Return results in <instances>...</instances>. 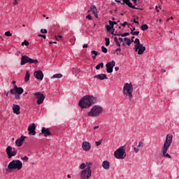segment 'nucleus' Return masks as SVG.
<instances>
[{"mask_svg":"<svg viewBox=\"0 0 179 179\" xmlns=\"http://www.w3.org/2000/svg\"><path fill=\"white\" fill-rule=\"evenodd\" d=\"M97 103V98L92 95H86L79 101V106L81 108H89V107Z\"/></svg>","mask_w":179,"mask_h":179,"instance_id":"1","label":"nucleus"},{"mask_svg":"<svg viewBox=\"0 0 179 179\" xmlns=\"http://www.w3.org/2000/svg\"><path fill=\"white\" fill-rule=\"evenodd\" d=\"M172 142H173V134L166 135V138L165 140V142L162 149L163 157H167L168 159H171V155L167 153V151L169 150V148L171 146Z\"/></svg>","mask_w":179,"mask_h":179,"instance_id":"2","label":"nucleus"},{"mask_svg":"<svg viewBox=\"0 0 179 179\" xmlns=\"http://www.w3.org/2000/svg\"><path fill=\"white\" fill-rule=\"evenodd\" d=\"M123 94L126 99H128L129 101L132 100L134 95L132 93L134 92V85L132 83H126L123 87Z\"/></svg>","mask_w":179,"mask_h":179,"instance_id":"3","label":"nucleus"},{"mask_svg":"<svg viewBox=\"0 0 179 179\" xmlns=\"http://www.w3.org/2000/svg\"><path fill=\"white\" fill-rule=\"evenodd\" d=\"M23 163L19 159H14L10 162L8 165L7 172L10 173L11 170H22Z\"/></svg>","mask_w":179,"mask_h":179,"instance_id":"4","label":"nucleus"},{"mask_svg":"<svg viewBox=\"0 0 179 179\" xmlns=\"http://www.w3.org/2000/svg\"><path fill=\"white\" fill-rule=\"evenodd\" d=\"M103 107L100 105H95L92 107L90 112H88V115L90 117H99L103 113Z\"/></svg>","mask_w":179,"mask_h":179,"instance_id":"5","label":"nucleus"},{"mask_svg":"<svg viewBox=\"0 0 179 179\" xmlns=\"http://www.w3.org/2000/svg\"><path fill=\"white\" fill-rule=\"evenodd\" d=\"M134 44V48L136 49V52H138V55H142V54L146 51V48L141 43L139 38L135 39Z\"/></svg>","mask_w":179,"mask_h":179,"instance_id":"6","label":"nucleus"},{"mask_svg":"<svg viewBox=\"0 0 179 179\" xmlns=\"http://www.w3.org/2000/svg\"><path fill=\"white\" fill-rule=\"evenodd\" d=\"M114 156L115 159H117L118 160L125 159V157H127V152H125V150H124V146L116 150L114 152Z\"/></svg>","mask_w":179,"mask_h":179,"instance_id":"7","label":"nucleus"},{"mask_svg":"<svg viewBox=\"0 0 179 179\" xmlns=\"http://www.w3.org/2000/svg\"><path fill=\"white\" fill-rule=\"evenodd\" d=\"M38 60L33 59L28 56L24 55L21 58V65H26V64H37Z\"/></svg>","mask_w":179,"mask_h":179,"instance_id":"8","label":"nucleus"},{"mask_svg":"<svg viewBox=\"0 0 179 179\" xmlns=\"http://www.w3.org/2000/svg\"><path fill=\"white\" fill-rule=\"evenodd\" d=\"M8 159H12L14 156L17 155V150L13 148L11 146H8L6 149Z\"/></svg>","mask_w":179,"mask_h":179,"instance_id":"9","label":"nucleus"},{"mask_svg":"<svg viewBox=\"0 0 179 179\" xmlns=\"http://www.w3.org/2000/svg\"><path fill=\"white\" fill-rule=\"evenodd\" d=\"M92 177V171H89L88 169H84L81 171L80 173V178L81 179H89Z\"/></svg>","mask_w":179,"mask_h":179,"instance_id":"10","label":"nucleus"},{"mask_svg":"<svg viewBox=\"0 0 179 179\" xmlns=\"http://www.w3.org/2000/svg\"><path fill=\"white\" fill-rule=\"evenodd\" d=\"M34 96L38 99L36 101L37 104H43L45 99V96H44V94H42L41 92H36L34 93Z\"/></svg>","mask_w":179,"mask_h":179,"instance_id":"11","label":"nucleus"},{"mask_svg":"<svg viewBox=\"0 0 179 179\" xmlns=\"http://www.w3.org/2000/svg\"><path fill=\"white\" fill-rule=\"evenodd\" d=\"M24 92V90L22 87H18L17 85H15L14 88L10 90L11 94H22Z\"/></svg>","mask_w":179,"mask_h":179,"instance_id":"12","label":"nucleus"},{"mask_svg":"<svg viewBox=\"0 0 179 179\" xmlns=\"http://www.w3.org/2000/svg\"><path fill=\"white\" fill-rule=\"evenodd\" d=\"M106 72H108V73H113V69L115 66V61L108 62L106 64Z\"/></svg>","mask_w":179,"mask_h":179,"instance_id":"13","label":"nucleus"},{"mask_svg":"<svg viewBox=\"0 0 179 179\" xmlns=\"http://www.w3.org/2000/svg\"><path fill=\"white\" fill-rule=\"evenodd\" d=\"M34 76L36 79H38V80H43V79H44V73H43V71L41 70L34 72Z\"/></svg>","mask_w":179,"mask_h":179,"instance_id":"14","label":"nucleus"},{"mask_svg":"<svg viewBox=\"0 0 179 179\" xmlns=\"http://www.w3.org/2000/svg\"><path fill=\"white\" fill-rule=\"evenodd\" d=\"M29 134L34 136L36 135V124L32 123L28 127Z\"/></svg>","mask_w":179,"mask_h":179,"instance_id":"15","label":"nucleus"},{"mask_svg":"<svg viewBox=\"0 0 179 179\" xmlns=\"http://www.w3.org/2000/svg\"><path fill=\"white\" fill-rule=\"evenodd\" d=\"M24 139H26V136H22L19 138H17L15 141L16 146H17L18 148H20V146L23 145V143L24 142Z\"/></svg>","mask_w":179,"mask_h":179,"instance_id":"16","label":"nucleus"},{"mask_svg":"<svg viewBox=\"0 0 179 179\" xmlns=\"http://www.w3.org/2000/svg\"><path fill=\"white\" fill-rule=\"evenodd\" d=\"M82 148L85 152H89L92 148V145L87 141H84L82 144Z\"/></svg>","mask_w":179,"mask_h":179,"instance_id":"17","label":"nucleus"},{"mask_svg":"<svg viewBox=\"0 0 179 179\" xmlns=\"http://www.w3.org/2000/svg\"><path fill=\"white\" fill-rule=\"evenodd\" d=\"M121 5H127L131 9H138L135 6L132 5V2L130 0H123V3H121Z\"/></svg>","mask_w":179,"mask_h":179,"instance_id":"18","label":"nucleus"},{"mask_svg":"<svg viewBox=\"0 0 179 179\" xmlns=\"http://www.w3.org/2000/svg\"><path fill=\"white\" fill-rule=\"evenodd\" d=\"M42 134H43L44 136L47 138L48 136H51L52 134L51 131H50V129H47L45 127H42L41 129Z\"/></svg>","mask_w":179,"mask_h":179,"instance_id":"19","label":"nucleus"},{"mask_svg":"<svg viewBox=\"0 0 179 179\" xmlns=\"http://www.w3.org/2000/svg\"><path fill=\"white\" fill-rule=\"evenodd\" d=\"M13 112L14 113V114L19 115V114H20V106L13 104Z\"/></svg>","mask_w":179,"mask_h":179,"instance_id":"20","label":"nucleus"},{"mask_svg":"<svg viewBox=\"0 0 179 179\" xmlns=\"http://www.w3.org/2000/svg\"><path fill=\"white\" fill-rule=\"evenodd\" d=\"M94 78H95L96 79H99V80H104V79H108V78H107V75H106L105 73L98 74L94 76Z\"/></svg>","mask_w":179,"mask_h":179,"instance_id":"21","label":"nucleus"},{"mask_svg":"<svg viewBox=\"0 0 179 179\" xmlns=\"http://www.w3.org/2000/svg\"><path fill=\"white\" fill-rule=\"evenodd\" d=\"M101 166L104 170H110V162L105 160L102 162Z\"/></svg>","mask_w":179,"mask_h":179,"instance_id":"22","label":"nucleus"},{"mask_svg":"<svg viewBox=\"0 0 179 179\" xmlns=\"http://www.w3.org/2000/svg\"><path fill=\"white\" fill-rule=\"evenodd\" d=\"M91 12H92L95 16V17H99L97 15V8H96V6H91V9H90Z\"/></svg>","mask_w":179,"mask_h":179,"instance_id":"23","label":"nucleus"},{"mask_svg":"<svg viewBox=\"0 0 179 179\" xmlns=\"http://www.w3.org/2000/svg\"><path fill=\"white\" fill-rule=\"evenodd\" d=\"M86 170L92 171V167H93V162H86Z\"/></svg>","mask_w":179,"mask_h":179,"instance_id":"24","label":"nucleus"},{"mask_svg":"<svg viewBox=\"0 0 179 179\" xmlns=\"http://www.w3.org/2000/svg\"><path fill=\"white\" fill-rule=\"evenodd\" d=\"M29 80H30V71H27L24 77V82H29Z\"/></svg>","mask_w":179,"mask_h":179,"instance_id":"25","label":"nucleus"},{"mask_svg":"<svg viewBox=\"0 0 179 179\" xmlns=\"http://www.w3.org/2000/svg\"><path fill=\"white\" fill-rule=\"evenodd\" d=\"M61 78H62V74L61 73H56L55 75H53L52 77H51V79H61Z\"/></svg>","mask_w":179,"mask_h":179,"instance_id":"26","label":"nucleus"},{"mask_svg":"<svg viewBox=\"0 0 179 179\" xmlns=\"http://www.w3.org/2000/svg\"><path fill=\"white\" fill-rule=\"evenodd\" d=\"M124 43H126V45H131L132 41H131L130 38H124Z\"/></svg>","mask_w":179,"mask_h":179,"instance_id":"27","label":"nucleus"},{"mask_svg":"<svg viewBox=\"0 0 179 179\" xmlns=\"http://www.w3.org/2000/svg\"><path fill=\"white\" fill-rule=\"evenodd\" d=\"M91 54H92V55H94V56H92L93 59H95L96 57H97L99 55V54H100V53L96 50H92L91 52Z\"/></svg>","mask_w":179,"mask_h":179,"instance_id":"28","label":"nucleus"},{"mask_svg":"<svg viewBox=\"0 0 179 179\" xmlns=\"http://www.w3.org/2000/svg\"><path fill=\"white\" fill-rule=\"evenodd\" d=\"M95 68H96V69H97V71H99V69H100V68H104V63L101 62L100 64L96 65Z\"/></svg>","mask_w":179,"mask_h":179,"instance_id":"29","label":"nucleus"},{"mask_svg":"<svg viewBox=\"0 0 179 179\" xmlns=\"http://www.w3.org/2000/svg\"><path fill=\"white\" fill-rule=\"evenodd\" d=\"M141 30H143V31H145V30H148V29H149V27L148 26V24H145L141 25Z\"/></svg>","mask_w":179,"mask_h":179,"instance_id":"30","label":"nucleus"},{"mask_svg":"<svg viewBox=\"0 0 179 179\" xmlns=\"http://www.w3.org/2000/svg\"><path fill=\"white\" fill-rule=\"evenodd\" d=\"M137 148H138V149L139 148H145V143L142 141H139Z\"/></svg>","mask_w":179,"mask_h":179,"instance_id":"31","label":"nucleus"},{"mask_svg":"<svg viewBox=\"0 0 179 179\" xmlns=\"http://www.w3.org/2000/svg\"><path fill=\"white\" fill-rule=\"evenodd\" d=\"M130 34H131L132 36H138L139 31H134V30H131V31L130 32Z\"/></svg>","mask_w":179,"mask_h":179,"instance_id":"32","label":"nucleus"},{"mask_svg":"<svg viewBox=\"0 0 179 179\" xmlns=\"http://www.w3.org/2000/svg\"><path fill=\"white\" fill-rule=\"evenodd\" d=\"M79 168L80 169V170H85V169H86V164L82 163L80 165Z\"/></svg>","mask_w":179,"mask_h":179,"instance_id":"33","label":"nucleus"},{"mask_svg":"<svg viewBox=\"0 0 179 179\" xmlns=\"http://www.w3.org/2000/svg\"><path fill=\"white\" fill-rule=\"evenodd\" d=\"M109 24L113 27V29L114 28V24H117V22H114V21H111L109 20Z\"/></svg>","mask_w":179,"mask_h":179,"instance_id":"34","label":"nucleus"},{"mask_svg":"<svg viewBox=\"0 0 179 179\" xmlns=\"http://www.w3.org/2000/svg\"><path fill=\"white\" fill-rule=\"evenodd\" d=\"M21 45H26V47H29V45H30V43H29V41H24V42H22V43H21Z\"/></svg>","mask_w":179,"mask_h":179,"instance_id":"35","label":"nucleus"},{"mask_svg":"<svg viewBox=\"0 0 179 179\" xmlns=\"http://www.w3.org/2000/svg\"><path fill=\"white\" fill-rule=\"evenodd\" d=\"M101 143H103V139H101L99 141L95 142L96 146H100Z\"/></svg>","mask_w":179,"mask_h":179,"instance_id":"36","label":"nucleus"},{"mask_svg":"<svg viewBox=\"0 0 179 179\" xmlns=\"http://www.w3.org/2000/svg\"><path fill=\"white\" fill-rule=\"evenodd\" d=\"M105 41L106 47H108V45H110V39L108 38H106Z\"/></svg>","mask_w":179,"mask_h":179,"instance_id":"37","label":"nucleus"},{"mask_svg":"<svg viewBox=\"0 0 179 179\" xmlns=\"http://www.w3.org/2000/svg\"><path fill=\"white\" fill-rule=\"evenodd\" d=\"M4 35L6 36V37H12V34H10V31H6Z\"/></svg>","mask_w":179,"mask_h":179,"instance_id":"38","label":"nucleus"},{"mask_svg":"<svg viewBox=\"0 0 179 179\" xmlns=\"http://www.w3.org/2000/svg\"><path fill=\"white\" fill-rule=\"evenodd\" d=\"M101 51H102V52H104V54H107L108 50L106 47L101 46Z\"/></svg>","mask_w":179,"mask_h":179,"instance_id":"39","label":"nucleus"},{"mask_svg":"<svg viewBox=\"0 0 179 179\" xmlns=\"http://www.w3.org/2000/svg\"><path fill=\"white\" fill-rule=\"evenodd\" d=\"M21 160H23L24 162H29V157L27 156H24L21 158Z\"/></svg>","mask_w":179,"mask_h":179,"instance_id":"40","label":"nucleus"},{"mask_svg":"<svg viewBox=\"0 0 179 179\" xmlns=\"http://www.w3.org/2000/svg\"><path fill=\"white\" fill-rule=\"evenodd\" d=\"M47 29H41V33H42L43 34H47Z\"/></svg>","mask_w":179,"mask_h":179,"instance_id":"41","label":"nucleus"},{"mask_svg":"<svg viewBox=\"0 0 179 179\" xmlns=\"http://www.w3.org/2000/svg\"><path fill=\"white\" fill-rule=\"evenodd\" d=\"M115 52H116L117 55H119L118 52H121V47H119L118 48H117L115 50Z\"/></svg>","mask_w":179,"mask_h":179,"instance_id":"42","label":"nucleus"},{"mask_svg":"<svg viewBox=\"0 0 179 179\" xmlns=\"http://www.w3.org/2000/svg\"><path fill=\"white\" fill-rule=\"evenodd\" d=\"M134 151L135 153H138L139 152V148L134 147Z\"/></svg>","mask_w":179,"mask_h":179,"instance_id":"43","label":"nucleus"},{"mask_svg":"<svg viewBox=\"0 0 179 179\" xmlns=\"http://www.w3.org/2000/svg\"><path fill=\"white\" fill-rule=\"evenodd\" d=\"M112 28H113L112 26L106 25V30H107L108 31H110V30H111Z\"/></svg>","mask_w":179,"mask_h":179,"instance_id":"44","label":"nucleus"},{"mask_svg":"<svg viewBox=\"0 0 179 179\" xmlns=\"http://www.w3.org/2000/svg\"><path fill=\"white\" fill-rule=\"evenodd\" d=\"M15 99H17V100H19V99H20V94H14Z\"/></svg>","mask_w":179,"mask_h":179,"instance_id":"45","label":"nucleus"},{"mask_svg":"<svg viewBox=\"0 0 179 179\" xmlns=\"http://www.w3.org/2000/svg\"><path fill=\"white\" fill-rule=\"evenodd\" d=\"M133 1L134 5L137 6L139 5V2H138V1H141V0H131Z\"/></svg>","mask_w":179,"mask_h":179,"instance_id":"46","label":"nucleus"},{"mask_svg":"<svg viewBox=\"0 0 179 179\" xmlns=\"http://www.w3.org/2000/svg\"><path fill=\"white\" fill-rule=\"evenodd\" d=\"M86 19H87L88 20H92V17L91 15H88L86 16Z\"/></svg>","mask_w":179,"mask_h":179,"instance_id":"47","label":"nucleus"},{"mask_svg":"<svg viewBox=\"0 0 179 179\" xmlns=\"http://www.w3.org/2000/svg\"><path fill=\"white\" fill-rule=\"evenodd\" d=\"M127 36H129V33L126 32V33L122 34V37H127Z\"/></svg>","mask_w":179,"mask_h":179,"instance_id":"48","label":"nucleus"},{"mask_svg":"<svg viewBox=\"0 0 179 179\" xmlns=\"http://www.w3.org/2000/svg\"><path fill=\"white\" fill-rule=\"evenodd\" d=\"M127 24H128V22L126 21L124 23H121L120 25L122 26L123 27H125V26H127Z\"/></svg>","mask_w":179,"mask_h":179,"instance_id":"49","label":"nucleus"},{"mask_svg":"<svg viewBox=\"0 0 179 179\" xmlns=\"http://www.w3.org/2000/svg\"><path fill=\"white\" fill-rule=\"evenodd\" d=\"M38 37H43V38H44V40H45V38H47V37L45 36V35L38 34Z\"/></svg>","mask_w":179,"mask_h":179,"instance_id":"50","label":"nucleus"},{"mask_svg":"<svg viewBox=\"0 0 179 179\" xmlns=\"http://www.w3.org/2000/svg\"><path fill=\"white\" fill-rule=\"evenodd\" d=\"M59 38H62V36L58 35L57 38H56V40H57V41H58L59 40Z\"/></svg>","mask_w":179,"mask_h":179,"instance_id":"51","label":"nucleus"},{"mask_svg":"<svg viewBox=\"0 0 179 179\" xmlns=\"http://www.w3.org/2000/svg\"><path fill=\"white\" fill-rule=\"evenodd\" d=\"M116 45H117V47H121V43H120V41L115 42Z\"/></svg>","mask_w":179,"mask_h":179,"instance_id":"52","label":"nucleus"},{"mask_svg":"<svg viewBox=\"0 0 179 179\" xmlns=\"http://www.w3.org/2000/svg\"><path fill=\"white\" fill-rule=\"evenodd\" d=\"M119 41H120V43H123L124 39L122 38H119Z\"/></svg>","mask_w":179,"mask_h":179,"instance_id":"53","label":"nucleus"},{"mask_svg":"<svg viewBox=\"0 0 179 179\" xmlns=\"http://www.w3.org/2000/svg\"><path fill=\"white\" fill-rule=\"evenodd\" d=\"M17 0H14L13 5H17Z\"/></svg>","mask_w":179,"mask_h":179,"instance_id":"54","label":"nucleus"},{"mask_svg":"<svg viewBox=\"0 0 179 179\" xmlns=\"http://www.w3.org/2000/svg\"><path fill=\"white\" fill-rule=\"evenodd\" d=\"M114 41H115V43L118 42V38L117 37H115L114 38Z\"/></svg>","mask_w":179,"mask_h":179,"instance_id":"55","label":"nucleus"},{"mask_svg":"<svg viewBox=\"0 0 179 179\" xmlns=\"http://www.w3.org/2000/svg\"><path fill=\"white\" fill-rule=\"evenodd\" d=\"M49 44H57V42L50 41Z\"/></svg>","mask_w":179,"mask_h":179,"instance_id":"56","label":"nucleus"},{"mask_svg":"<svg viewBox=\"0 0 179 179\" xmlns=\"http://www.w3.org/2000/svg\"><path fill=\"white\" fill-rule=\"evenodd\" d=\"M115 71H120V67L117 66V67H115Z\"/></svg>","mask_w":179,"mask_h":179,"instance_id":"57","label":"nucleus"},{"mask_svg":"<svg viewBox=\"0 0 179 179\" xmlns=\"http://www.w3.org/2000/svg\"><path fill=\"white\" fill-rule=\"evenodd\" d=\"M134 23H136L137 24H139V22L136 21V20H134Z\"/></svg>","mask_w":179,"mask_h":179,"instance_id":"58","label":"nucleus"},{"mask_svg":"<svg viewBox=\"0 0 179 179\" xmlns=\"http://www.w3.org/2000/svg\"><path fill=\"white\" fill-rule=\"evenodd\" d=\"M99 126H95L94 127V129H99Z\"/></svg>","mask_w":179,"mask_h":179,"instance_id":"59","label":"nucleus"},{"mask_svg":"<svg viewBox=\"0 0 179 179\" xmlns=\"http://www.w3.org/2000/svg\"><path fill=\"white\" fill-rule=\"evenodd\" d=\"M117 36L122 37V34L121 33L117 34Z\"/></svg>","mask_w":179,"mask_h":179,"instance_id":"60","label":"nucleus"},{"mask_svg":"<svg viewBox=\"0 0 179 179\" xmlns=\"http://www.w3.org/2000/svg\"><path fill=\"white\" fill-rule=\"evenodd\" d=\"M83 48H87V43H86V44H85V45H83Z\"/></svg>","mask_w":179,"mask_h":179,"instance_id":"61","label":"nucleus"},{"mask_svg":"<svg viewBox=\"0 0 179 179\" xmlns=\"http://www.w3.org/2000/svg\"><path fill=\"white\" fill-rule=\"evenodd\" d=\"M0 41H3V38H2V36H0Z\"/></svg>","mask_w":179,"mask_h":179,"instance_id":"62","label":"nucleus"},{"mask_svg":"<svg viewBox=\"0 0 179 179\" xmlns=\"http://www.w3.org/2000/svg\"><path fill=\"white\" fill-rule=\"evenodd\" d=\"M122 45L123 47H125V45H127V43H122Z\"/></svg>","mask_w":179,"mask_h":179,"instance_id":"63","label":"nucleus"},{"mask_svg":"<svg viewBox=\"0 0 179 179\" xmlns=\"http://www.w3.org/2000/svg\"><path fill=\"white\" fill-rule=\"evenodd\" d=\"M134 38H135V36L131 37V42L134 43Z\"/></svg>","mask_w":179,"mask_h":179,"instance_id":"64","label":"nucleus"}]
</instances>
